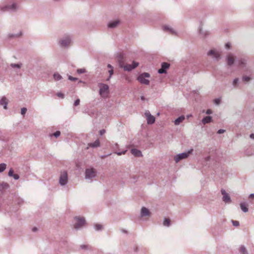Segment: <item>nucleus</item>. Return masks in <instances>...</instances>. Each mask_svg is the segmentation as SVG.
<instances>
[{
  "label": "nucleus",
  "mask_w": 254,
  "mask_h": 254,
  "mask_svg": "<svg viewBox=\"0 0 254 254\" xmlns=\"http://www.w3.org/2000/svg\"><path fill=\"white\" fill-rule=\"evenodd\" d=\"M150 77V75L149 73L143 72L138 76L137 80L141 84L148 85L149 84L150 81L146 78H149Z\"/></svg>",
  "instance_id": "5"
},
{
  "label": "nucleus",
  "mask_w": 254,
  "mask_h": 254,
  "mask_svg": "<svg viewBox=\"0 0 254 254\" xmlns=\"http://www.w3.org/2000/svg\"><path fill=\"white\" fill-rule=\"evenodd\" d=\"M250 137L251 138L254 139V133L251 134L250 135Z\"/></svg>",
  "instance_id": "53"
},
{
  "label": "nucleus",
  "mask_w": 254,
  "mask_h": 254,
  "mask_svg": "<svg viewBox=\"0 0 254 254\" xmlns=\"http://www.w3.org/2000/svg\"><path fill=\"white\" fill-rule=\"evenodd\" d=\"M191 116V115H187V117L188 118H190Z\"/></svg>",
  "instance_id": "57"
},
{
  "label": "nucleus",
  "mask_w": 254,
  "mask_h": 254,
  "mask_svg": "<svg viewBox=\"0 0 254 254\" xmlns=\"http://www.w3.org/2000/svg\"><path fill=\"white\" fill-rule=\"evenodd\" d=\"M237 66L244 71H248L250 68L248 58L246 57H241L236 61Z\"/></svg>",
  "instance_id": "2"
},
{
  "label": "nucleus",
  "mask_w": 254,
  "mask_h": 254,
  "mask_svg": "<svg viewBox=\"0 0 254 254\" xmlns=\"http://www.w3.org/2000/svg\"><path fill=\"white\" fill-rule=\"evenodd\" d=\"M162 29L165 32L170 33L172 35H177L178 34L177 31L170 25H163L162 26Z\"/></svg>",
  "instance_id": "14"
},
{
  "label": "nucleus",
  "mask_w": 254,
  "mask_h": 254,
  "mask_svg": "<svg viewBox=\"0 0 254 254\" xmlns=\"http://www.w3.org/2000/svg\"><path fill=\"white\" fill-rule=\"evenodd\" d=\"M118 62L119 66L121 68H123L124 66V58L122 56L120 55L118 57Z\"/></svg>",
  "instance_id": "28"
},
{
  "label": "nucleus",
  "mask_w": 254,
  "mask_h": 254,
  "mask_svg": "<svg viewBox=\"0 0 254 254\" xmlns=\"http://www.w3.org/2000/svg\"><path fill=\"white\" fill-rule=\"evenodd\" d=\"M225 59L226 63L228 65L231 66L234 64L235 61V56L233 54L231 53H228L226 56Z\"/></svg>",
  "instance_id": "11"
},
{
  "label": "nucleus",
  "mask_w": 254,
  "mask_h": 254,
  "mask_svg": "<svg viewBox=\"0 0 254 254\" xmlns=\"http://www.w3.org/2000/svg\"><path fill=\"white\" fill-rule=\"evenodd\" d=\"M213 112L210 109H208L206 110L205 113L207 114V115H210L211 114H212Z\"/></svg>",
  "instance_id": "49"
},
{
  "label": "nucleus",
  "mask_w": 254,
  "mask_h": 254,
  "mask_svg": "<svg viewBox=\"0 0 254 254\" xmlns=\"http://www.w3.org/2000/svg\"><path fill=\"white\" fill-rule=\"evenodd\" d=\"M243 80L244 81H248L250 80V77L247 76H245L243 77Z\"/></svg>",
  "instance_id": "48"
},
{
  "label": "nucleus",
  "mask_w": 254,
  "mask_h": 254,
  "mask_svg": "<svg viewBox=\"0 0 254 254\" xmlns=\"http://www.w3.org/2000/svg\"><path fill=\"white\" fill-rule=\"evenodd\" d=\"M79 82H82V81L81 80H79Z\"/></svg>",
  "instance_id": "61"
},
{
  "label": "nucleus",
  "mask_w": 254,
  "mask_h": 254,
  "mask_svg": "<svg viewBox=\"0 0 254 254\" xmlns=\"http://www.w3.org/2000/svg\"><path fill=\"white\" fill-rule=\"evenodd\" d=\"M107 67L109 69L108 70V72L109 73V76L107 78V80H109L111 78L112 76L114 74V68L113 66H112L110 64H108L107 65Z\"/></svg>",
  "instance_id": "24"
},
{
  "label": "nucleus",
  "mask_w": 254,
  "mask_h": 254,
  "mask_svg": "<svg viewBox=\"0 0 254 254\" xmlns=\"http://www.w3.org/2000/svg\"><path fill=\"white\" fill-rule=\"evenodd\" d=\"M9 66L14 69H19L22 66V64H11Z\"/></svg>",
  "instance_id": "30"
},
{
  "label": "nucleus",
  "mask_w": 254,
  "mask_h": 254,
  "mask_svg": "<svg viewBox=\"0 0 254 254\" xmlns=\"http://www.w3.org/2000/svg\"><path fill=\"white\" fill-rule=\"evenodd\" d=\"M94 228L96 231H101L103 229V226L100 224H96L94 225Z\"/></svg>",
  "instance_id": "33"
},
{
  "label": "nucleus",
  "mask_w": 254,
  "mask_h": 254,
  "mask_svg": "<svg viewBox=\"0 0 254 254\" xmlns=\"http://www.w3.org/2000/svg\"><path fill=\"white\" fill-rule=\"evenodd\" d=\"M127 152V150H125V151H122V152H116V153L118 155H121L122 154H125L126 153V152Z\"/></svg>",
  "instance_id": "47"
},
{
  "label": "nucleus",
  "mask_w": 254,
  "mask_h": 254,
  "mask_svg": "<svg viewBox=\"0 0 254 254\" xmlns=\"http://www.w3.org/2000/svg\"><path fill=\"white\" fill-rule=\"evenodd\" d=\"M37 230V228L36 227H34V228H33V229H32V231H33V232H36Z\"/></svg>",
  "instance_id": "55"
},
{
  "label": "nucleus",
  "mask_w": 254,
  "mask_h": 254,
  "mask_svg": "<svg viewBox=\"0 0 254 254\" xmlns=\"http://www.w3.org/2000/svg\"><path fill=\"white\" fill-rule=\"evenodd\" d=\"M192 151L193 149H190L187 152H183L182 153L177 154L174 156V158L175 162L178 163L180 161L188 158L190 155L192 153Z\"/></svg>",
  "instance_id": "6"
},
{
  "label": "nucleus",
  "mask_w": 254,
  "mask_h": 254,
  "mask_svg": "<svg viewBox=\"0 0 254 254\" xmlns=\"http://www.w3.org/2000/svg\"><path fill=\"white\" fill-rule=\"evenodd\" d=\"M68 182L67 172L66 171H61L59 178V183L63 187L66 186Z\"/></svg>",
  "instance_id": "4"
},
{
  "label": "nucleus",
  "mask_w": 254,
  "mask_h": 254,
  "mask_svg": "<svg viewBox=\"0 0 254 254\" xmlns=\"http://www.w3.org/2000/svg\"><path fill=\"white\" fill-rule=\"evenodd\" d=\"M96 176V170L92 168H87L85 170V178L86 180L92 181V179Z\"/></svg>",
  "instance_id": "8"
},
{
  "label": "nucleus",
  "mask_w": 254,
  "mask_h": 254,
  "mask_svg": "<svg viewBox=\"0 0 254 254\" xmlns=\"http://www.w3.org/2000/svg\"><path fill=\"white\" fill-rule=\"evenodd\" d=\"M54 79L56 81H59L63 79V77L59 73L56 72L53 75Z\"/></svg>",
  "instance_id": "31"
},
{
  "label": "nucleus",
  "mask_w": 254,
  "mask_h": 254,
  "mask_svg": "<svg viewBox=\"0 0 254 254\" xmlns=\"http://www.w3.org/2000/svg\"><path fill=\"white\" fill-rule=\"evenodd\" d=\"M12 177L13 178V179L15 180H18L19 179V176L17 174H14L12 176Z\"/></svg>",
  "instance_id": "45"
},
{
  "label": "nucleus",
  "mask_w": 254,
  "mask_h": 254,
  "mask_svg": "<svg viewBox=\"0 0 254 254\" xmlns=\"http://www.w3.org/2000/svg\"><path fill=\"white\" fill-rule=\"evenodd\" d=\"M68 79L71 81H75L77 80V78L76 77H73L70 75H69L68 77Z\"/></svg>",
  "instance_id": "43"
},
{
  "label": "nucleus",
  "mask_w": 254,
  "mask_h": 254,
  "mask_svg": "<svg viewBox=\"0 0 254 254\" xmlns=\"http://www.w3.org/2000/svg\"><path fill=\"white\" fill-rule=\"evenodd\" d=\"M221 99L220 98H216L214 100V103L216 105H219L220 103Z\"/></svg>",
  "instance_id": "40"
},
{
  "label": "nucleus",
  "mask_w": 254,
  "mask_h": 254,
  "mask_svg": "<svg viewBox=\"0 0 254 254\" xmlns=\"http://www.w3.org/2000/svg\"><path fill=\"white\" fill-rule=\"evenodd\" d=\"M198 32L202 38L205 37L209 34L208 31L203 30L201 26L199 27Z\"/></svg>",
  "instance_id": "19"
},
{
  "label": "nucleus",
  "mask_w": 254,
  "mask_h": 254,
  "mask_svg": "<svg viewBox=\"0 0 254 254\" xmlns=\"http://www.w3.org/2000/svg\"><path fill=\"white\" fill-rule=\"evenodd\" d=\"M163 225L166 227H169L171 225V221L169 218H164Z\"/></svg>",
  "instance_id": "29"
},
{
  "label": "nucleus",
  "mask_w": 254,
  "mask_h": 254,
  "mask_svg": "<svg viewBox=\"0 0 254 254\" xmlns=\"http://www.w3.org/2000/svg\"><path fill=\"white\" fill-rule=\"evenodd\" d=\"M61 134V132L60 131H57L54 133L50 135L51 136H54L56 137H59Z\"/></svg>",
  "instance_id": "35"
},
{
  "label": "nucleus",
  "mask_w": 254,
  "mask_h": 254,
  "mask_svg": "<svg viewBox=\"0 0 254 254\" xmlns=\"http://www.w3.org/2000/svg\"><path fill=\"white\" fill-rule=\"evenodd\" d=\"M19 8V5L14 1L7 4L0 5V13L5 11L15 12Z\"/></svg>",
  "instance_id": "1"
},
{
  "label": "nucleus",
  "mask_w": 254,
  "mask_h": 254,
  "mask_svg": "<svg viewBox=\"0 0 254 254\" xmlns=\"http://www.w3.org/2000/svg\"><path fill=\"white\" fill-rule=\"evenodd\" d=\"M74 219L75 220L74 228L76 230L80 229L85 224V220L83 217H75Z\"/></svg>",
  "instance_id": "9"
},
{
  "label": "nucleus",
  "mask_w": 254,
  "mask_h": 254,
  "mask_svg": "<svg viewBox=\"0 0 254 254\" xmlns=\"http://www.w3.org/2000/svg\"><path fill=\"white\" fill-rule=\"evenodd\" d=\"M138 65V63L135 62H133L131 64L124 65L123 68L126 71H131L132 69L135 68Z\"/></svg>",
  "instance_id": "16"
},
{
  "label": "nucleus",
  "mask_w": 254,
  "mask_h": 254,
  "mask_svg": "<svg viewBox=\"0 0 254 254\" xmlns=\"http://www.w3.org/2000/svg\"><path fill=\"white\" fill-rule=\"evenodd\" d=\"M144 115L146 118L147 123L148 124L151 125L155 122V117L150 114L148 110L145 111Z\"/></svg>",
  "instance_id": "13"
},
{
  "label": "nucleus",
  "mask_w": 254,
  "mask_h": 254,
  "mask_svg": "<svg viewBox=\"0 0 254 254\" xmlns=\"http://www.w3.org/2000/svg\"><path fill=\"white\" fill-rule=\"evenodd\" d=\"M157 115V116H159L160 115V113H158Z\"/></svg>",
  "instance_id": "59"
},
{
  "label": "nucleus",
  "mask_w": 254,
  "mask_h": 254,
  "mask_svg": "<svg viewBox=\"0 0 254 254\" xmlns=\"http://www.w3.org/2000/svg\"><path fill=\"white\" fill-rule=\"evenodd\" d=\"M8 104V100L7 98L3 96L2 97L1 99H0V105L3 106V108L5 110H6L7 109V106Z\"/></svg>",
  "instance_id": "20"
},
{
  "label": "nucleus",
  "mask_w": 254,
  "mask_h": 254,
  "mask_svg": "<svg viewBox=\"0 0 254 254\" xmlns=\"http://www.w3.org/2000/svg\"><path fill=\"white\" fill-rule=\"evenodd\" d=\"M239 80V79L238 78H236L235 79H234V80L233 81V85L234 86H236L238 84Z\"/></svg>",
  "instance_id": "36"
},
{
  "label": "nucleus",
  "mask_w": 254,
  "mask_h": 254,
  "mask_svg": "<svg viewBox=\"0 0 254 254\" xmlns=\"http://www.w3.org/2000/svg\"><path fill=\"white\" fill-rule=\"evenodd\" d=\"M221 193L222 195V200L225 203L229 204L231 202V199L229 194L226 192L224 189L221 190Z\"/></svg>",
  "instance_id": "12"
},
{
  "label": "nucleus",
  "mask_w": 254,
  "mask_h": 254,
  "mask_svg": "<svg viewBox=\"0 0 254 254\" xmlns=\"http://www.w3.org/2000/svg\"><path fill=\"white\" fill-rule=\"evenodd\" d=\"M207 56L210 57L214 61H218L221 59V53L215 49L210 50L206 53Z\"/></svg>",
  "instance_id": "3"
},
{
  "label": "nucleus",
  "mask_w": 254,
  "mask_h": 254,
  "mask_svg": "<svg viewBox=\"0 0 254 254\" xmlns=\"http://www.w3.org/2000/svg\"><path fill=\"white\" fill-rule=\"evenodd\" d=\"M241 254H248L247 251L244 246H241L240 248Z\"/></svg>",
  "instance_id": "32"
},
{
  "label": "nucleus",
  "mask_w": 254,
  "mask_h": 254,
  "mask_svg": "<svg viewBox=\"0 0 254 254\" xmlns=\"http://www.w3.org/2000/svg\"><path fill=\"white\" fill-rule=\"evenodd\" d=\"M170 64L168 63H163L161 64V68H160L158 72L160 74L165 73L167 72V69L169 68Z\"/></svg>",
  "instance_id": "17"
},
{
  "label": "nucleus",
  "mask_w": 254,
  "mask_h": 254,
  "mask_svg": "<svg viewBox=\"0 0 254 254\" xmlns=\"http://www.w3.org/2000/svg\"><path fill=\"white\" fill-rule=\"evenodd\" d=\"M254 193H251L249 195V198H254Z\"/></svg>",
  "instance_id": "54"
},
{
  "label": "nucleus",
  "mask_w": 254,
  "mask_h": 254,
  "mask_svg": "<svg viewBox=\"0 0 254 254\" xmlns=\"http://www.w3.org/2000/svg\"><path fill=\"white\" fill-rule=\"evenodd\" d=\"M232 223L233 225L235 227H238L240 225L239 222L238 221L232 220Z\"/></svg>",
  "instance_id": "37"
},
{
  "label": "nucleus",
  "mask_w": 254,
  "mask_h": 254,
  "mask_svg": "<svg viewBox=\"0 0 254 254\" xmlns=\"http://www.w3.org/2000/svg\"><path fill=\"white\" fill-rule=\"evenodd\" d=\"M212 122V118L211 116H206L202 119L201 123L203 125L210 123Z\"/></svg>",
  "instance_id": "22"
},
{
  "label": "nucleus",
  "mask_w": 254,
  "mask_h": 254,
  "mask_svg": "<svg viewBox=\"0 0 254 254\" xmlns=\"http://www.w3.org/2000/svg\"><path fill=\"white\" fill-rule=\"evenodd\" d=\"M71 41L69 36H66L62 38L59 41V44L62 47H66L68 46Z\"/></svg>",
  "instance_id": "10"
},
{
  "label": "nucleus",
  "mask_w": 254,
  "mask_h": 254,
  "mask_svg": "<svg viewBox=\"0 0 254 254\" xmlns=\"http://www.w3.org/2000/svg\"><path fill=\"white\" fill-rule=\"evenodd\" d=\"M80 247L81 249H86L88 247V246L85 245H82Z\"/></svg>",
  "instance_id": "51"
},
{
  "label": "nucleus",
  "mask_w": 254,
  "mask_h": 254,
  "mask_svg": "<svg viewBox=\"0 0 254 254\" xmlns=\"http://www.w3.org/2000/svg\"><path fill=\"white\" fill-rule=\"evenodd\" d=\"M185 117L184 115L180 116L174 121V124L176 126L180 125L181 123L184 121Z\"/></svg>",
  "instance_id": "26"
},
{
  "label": "nucleus",
  "mask_w": 254,
  "mask_h": 254,
  "mask_svg": "<svg viewBox=\"0 0 254 254\" xmlns=\"http://www.w3.org/2000/svg\"><path fill=\"white\" fill-rule=\"evenodd\" d=\"M131 153L135 157H140L142 156L141 152L137 149H132Z\"/></svg>",
  "instance_id": "25"
},
{
  "label": "nucleus",
  "mask_w": 254,
  "mask_h": 254,
  "mask_svg": "<svg viewBox=\"0 0 254 254\" xmlns=\"http://www.w3.org/2000/svg\"><path fill=\"white\" fill-rule=\"evenodd\" d=\"M9 187V185L8 183L5 182H2L0 183V191L4 190Z\"/></svg>",
  "instance_id": "27"
},
{
  "label": "nucleus",
  "mask_w": 254,
  "mask_h": 254,
  "mask_svg": "<svg viewBox=\"0 0 254 254\" xmlns=\"http://www.w3.org/2000/svg\"><path fill=\"white\" fill-rule=\"evenodd\" d=\"M105 130H104V129H102V130H100V132H99L100 134L101 135H102L103 134L105 133Z\"/></svg>",
  "instance_id": "52"
},
{
  "label": "nucleus",
  "mask_w": 254,
  "mask_h": 254,
  "mask_svg": "<svg viewBox=\"0 0 254 254\" xmlns=\"http://www.w3.org/2000/svg\"><path fill=\"white\" fill-rule=\"evenodd\" d=\"M14 36H15V35H11V36H10V37H14Z\"/></svg>",
  "instance_id": "60"
},
{
  "label": "nucleus",
  "mask_w": 254,
  "mask_h": 254,
  "mask_svg": "<svg viewBox=\"0 0 254 254\" xmlns=\"http://www.w3.org/2000/svg\"><path fill=\"white\" fill-rule=\"evenodd\" d=\"M140 99L141 100H145V97L143 96H142L140 97Z\"/></svg>",
  "instance_id": "56"
},
{
  "label": "nucleus",
  "mask_w": 254,
  "mask_h": 254,
  "mask_svg": "<svg viewBox=\"0 0 254 254\" xmlns=\"http://www.w3.org/2000/svg\"><path fill=\"white\" fill-rule=\"evenodd\" d=\"M27 111V109L25 107H23V108H21V114L22 115H24L25 114V113H26Z\"/></svg>",
  "instance_id": "39"
},
{
  "label": "nucleus",
  "mask_w": 254,
  "mask_h": 254,
  "mask_svg": "<svg viewBox=\"0 0 254 254\" xmlns=\"http://www.w3.org/2000/svg\"><path fill=\"white\" fill-rule=\"evenodd\" d=\"M120 23L121 21L119 19L111 20L108 23L107 26L109 28L114 29L117 27Z\"/></svg>",
  "instance_id": "15"
},
{
  "label": "nucleus",
  "mask_w": 254,
  "mask_h": 254,
  "mask_svg": "<svg viewBox=\"0 0 254 254\" xmlns=\"http://www.w3.org/2000/svg\"><path fill=\"white\" fill-rule=\"evenodd\" d=\"M225 47L227 49H230L231 48V43L230 42H228V43H226V44L225 45Z\"/></svg>",
  "instance_id": "41"
},
{
  "label": "nucleus",
  "mask_w": 254,
  "mask_h": 254,
  "mask_svg": "<svg viewBox=\"0 0 254 254\" xmlns=\"http://www.w3.org/2000/svg\"><path fill=\"white\" fill-rule=\"evenodd\" d=\"M209 159V157H207L206 158V159L207 160H208V159Z\"/></svg>",
  "instance_id": "58"
},
{
  "label": "nucleus",
  "mask_w": 254,
  "mask_h": 254,
  "mask_svg": "<svg viewBox=\"0 0 254 254\" xmlns=\"http://www.w3.org/2000/svg\"><path fill=\"white\" fill-rule=\"evenodd\" d=\"M99 94L103 98H106L109 94V86L104 83H99Z\"/></svg>",
  "instance_id": "7"
},
{
  "label": "nucleus",
  "mask_w": 254,
  "mask_h": 254,
  "mask_svg": "<svg viewBox=\"0 0 254 254\" xmlns=\"http://www.w3.org/2000/svg\"><path fill=\"white\" fill-rule=\"evenodd\" d=\"M225 132V130L223 129H220L217 131V133L221 134Z\"/></svg>",
  "instance_id": "50"
},
{
  "label": "nucleus",
  "mask_w": 254,
  "mask_h": 254,
  "mask_svg": "<svg viewBox=\"0 0 254 254\" xmlns=\"http://www.w3.org/2000/svg\"><path fill=\"white\" fill-rule=\"evenodd\" d=\"M151 215V212L148 208L145 207H142L141 208L140 216L143 218L145 216L149 217Z\"/></svg>",
  "instance_id": "18"
},
{
  "label": "nucleus",
  "mask_w": 254,
  "mask_h": 254,
  "mask_svg": "<svg viewBox=\"0 0 254 254\" xmlns=\"http://www.w3.org/2000/svg\"><path fill=\"white\" fill-rule=\"evenodd\" d=\"M240 208L245 213L248 212V204L246 202H242L240 203Z\"/></svg>",
  "instance_id": "23"
},
{
  "label": "nucleus",
  "mask_w": 254,
  "mask_h": 254,
  "mask_svg": "<svg viewBox=\"0 0 254 254\" xmlns=\"http://www.w3.org/2000/svg\"><path fill=\"white\" fill-rule=\"evenodd\" d=\"M57 96H58L60 98H64V95L61 92H58L57 93Z\"/></svg>",
  "instance_id": "44"
},
{
  "label": "nucleus",
  "mask_w": 254,
  "mask_h": 254,
  "mask_svg": "<svg viewBox=\"0 0 254 254\" xmlns=\"http://www.w3.org/2000/svg\"><path fill=\"white\" fill-rule=\"evenodd\" d=\"M13 174H14L13 170L12 168H11L8 173V176L12 177V176L13 175Z\"/></svg>",
  "instance_id": "42"
},
{
  "label": "nucleus",
  "mask_w": 254,
  "mask_h": 254,
  "mask_svg": "<svg viewBox=\"0 0 254 254\" xmlns=\"http://www.w3.org/2000/svg\"><path fill=\"white\" fill-rule=\"evenodd\" d=\"M79 103H80V100H79V99H77L75 101V102H74V105L75 106H78V105L79 104Z\"/></svg>",
  "instance_id": "46"
},
{
  "label": "nucleus",
  "mask_w": 254,
  "mask_h": 254,
  "mask_svg": "<svg viewBox=\"0 0 254 254\" xmlns=\"http://www.w3.org/2000/svg\"><path fill=\"white\" fill-rule=\"evenodd\" d=\"M77 72L78 74H81L85 72V69L84 68H79L77 70Z\"/></svg>",
  "instance_id": "38"
},
{
  "label": "nucleus",
  "mask_w": 254,
  "mask_h": 254,
  "mask_svg": "<svg viewBox=\"0 0 254 254\" xmlns=\"http://www.w3.org/2000/svg\"><path fill=\"white\" fill-rule=\"evenodd\" d=\"M100 143L99 139H97L93 143H88L86 149H88L89 147L92 148H96L100 146Z\"/></svg>",
  "instance_id": "21"
},
{
  "label": "nucleus",
  "mask_w": 254,
  "mask_h": 254,
  "mask_svg": "<svg viewBox=\"0 0 254 254\" xmlns=\"http://www.w3.org/2000/svg\"><path fill=\"white\" fill-rule=\"evenodd\" d=\"M6 168V164L2 163L0 164V173L3 172Z\"/></svg>",
  "instance_id": "34"
}]
</instances>
